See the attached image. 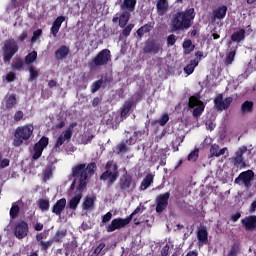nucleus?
Segmentation results:
<instances>
[{"label":"nucleus","mask_w":256,"mask_h":256,"mask_svg":"<svg viewBox=\"0 0 256 256\" xmlns=\"http://www.w3.org/2000/svg\"><path fill=\"white\" fill-rule=\"evenodd\" d=\"M193 19H195V8H188L185 11L176 12L171 20V33L187 31L190 29Z\"/></svg>","instance_id":"f257e3e1"},{"label":"nucleus","mask_w":256,"mask_h":256,"mask_svg":"<svg viewBox=\"0 0 256 256\" xmlns=\"http://www.w3.org/2000/svg\"><path fill=\"white\" fill-rule=\"evenodd\" d=\"M35 127L29 123L23 126H18L14 131V146L21 147L25 141H29L33 137Z\"/></svg>","instance_id":"f03ea898"},{"label":"nucleus","mask_w":256,"mask_h":256,"mask_svg":"<svg viewBox=\"0 0 256 256\" xmlns=\"http://www.w3.org/2000/svg\"><path fill=\"white\" fill-rule=\"evenodd\" d=\"M71 175L75 181L79 179L78 186L76 188L77 193H83L87 189V179L89 175L87 174L85 164H77L72 168Z\"/></svg>","instance_id":"7ed1b4c3"},{"label":"nucleus","mask_w":256,"mask_h":256,"mask_svg":"<svg viewBox=\"0 0 256 256\" xmlns=\"http://www.w3.org/2000/svg\"><path fill=\"white\" fill-rule=\"evenodd\" d=\"M111 50L105 48L102 49L97 55L88 62L90 71H95L97 67H105L111 63Z\"/></svg>","instance_id":"20e7f679"},{"label":"nucleus","mask_w":256,"mask_h":256,"mask_svg":"<svg viewBox=\"0 0 256 256\" xmlns=\"http://www.w3.org/2000/svg\"><path fill=\"white\" fill-rule=\"evenodd\" d=\"M119 177V167L113 161H109L106 163V171L103 172L100 176L102 181L108 180V187H111L117 178Z\"/></svg>","instance_id":"39448f33"},{"label":"nucleus","mask_w":256,"mask_h":256,"mask_svg":"<svg viewBox=\"0 0 256 256\" xmlns=\"http://www.w3.org/2000/svg\"><path fill=\"white\" fill-rule=\"evenodd\" d=\"M137 187V181L130 174H124L119 179L116 189L119 193H133Z\"/></svg>","instance_id":"423d86ee"},{"label":"nucleus","mask_w":256,"mask_h":256,"mask_svg":"<svg viewBox=\"0 0 256 256\" xmlns=\"http://www.w3.org/2000/svg\"><path fill=\"white\" fill-rule=\"evenodd\" d=\"M19 51V44L14 39L4 41L3 46V59L4 63H10L15 54Z\"/></svg>","instance_id":"0eeeda50"},{"label":"nucleus","mask_w":256,"mask_h":256,"mask_svg":"<svg viewBox=\"0 0 256 256\" xmlns=\"http://www.w3.org/2000/svg\"><path fill=\"white\" fill-rule=\"evenodd\" d=\"M255 179V172L253 170H246L241 172L238 177L235 178V185H242L245 189H251V181Z\"/></svg>","instance_id":"6e6552de"},{"label":"nucleus","mask_w":256,"mask_h":256,"mask_svg":"<svg viewBox=\"0 0 256 256\" xmlns=\"http://www.w3.org/2000/svg\"><path fill=\"white\" fill-rule=\"evenodd\" d=\"M75 127H77V123L72 122L69 127L60 134L54 145V151H59V147H61L65 141H67V143L71 141V137H73V129H75Z\"/></svg>","instance_id":"1a4fd4ad"},{"label":"nucleus","mask_w":256,"mask_h":256,"mask_svg":"<svg viewBox=\"0 0 256 256\" xmlns=\"http://www.w3.org/2000/svg\"><path fill=\"white\" fill-rule=\"evenodd\" d=\"M131 223V217L126 218H114L111 223L106 226L107 233H113V231H117L119 229H123L124 227H127Z\"/></svg>","instance_id":"9d476101"},{"label":"nucleus","mask_w":256,"mask_h":256,"mask_svg":"<svg viewBox=\"0 0 256 256\" xmlns=\"http://www.w3.org/2000/svg\"><path fill=\"white\" fill-rule=\"evenodd\" d=\"M171 198V192H165L162 194H159L155 198L156 213H163L167 207H169V199Z\"/></svg>","instance_id":"9b49d317"},{"label":"nucleus","mask_w":256,"mask_h":256,"mask_svg":"<svg viewBox=\"0 0 256 256\" xmlns=\"http://www.w3.org/2000/svg\"><path fill=\"white\" fill-rule=\"evenodd\" d=\"M231 103H233V98L227 97L223 100V94H217L214 99V107L216 111H227V109L231 107Z\"/></svg>","instance_id":"f8f14e48"},{"label":"nucleus","mask_w":256,"mask_h":256,"mask_svg":"<svg viewBox=\"0 0 256 256\" xmlns=\"http://www.w3.org/2000/svg\"><path fill=\"white\" fill-rule=\"evenodd\" d=\"M49 145V138L46 136H42L39 141L34 145V154L32 156V159L34 161H37V159H40L43 155V151L46 149V147Z\"/></svg>","instance_id":"ddd939ff"},{"label":"nucleus","mask_w":256,"mask_h":256,"mask_svg":"<svg viewBox=\"0 0 256 256\" xmlns=\"http://www.w3.org/2000/svg\"><path fill=\"white\" fill-rule=\"evenodd\" d=\"M29 234V224L25 220L16 222L14 226V235L16 239H25Z\"/></svg>","instance_id":"4468645a"},{"label":"nucleus","mask_w":256,"mask_h":256,"mask_svg":"<svg viewBox=\"0 0 256 256\" xmlns=\"http://www.w3.org/2000/svg\"><path fill=\"white\" fill-rule=\"evenodd\" d=\"M245 153H247V146H242L235 152V157L232 158L235 167H240V169H245L247 167V162H245V159L243 158Z\"/></svg>","instance_id":"2eb2a0df"},{"label":"nucleus","mask_w":256,"mask_h":256,"mask_svg":"<svg viewBox=\"0 0 256 256\" xmlns=\"http://www.w3.org/2000/svg\"><path fill=\"white\" fill-rule=\"evenodd\" d=\"M160 51H163L161 43L156 41H149L144 46V53H149L150 55H157Z\"/></svg>","instance_id":"dca6fc26"},{"label":"nucleus","mask_w":256,"mask_h":256,"mask_svg":"<svg viewBox=\"0 0 256 256\" xmlns=\"http://www.w3.org/2000/svg\"><path fill=\"white\" fill-rule=\"evenodd\" d=\"M129 19H131V12L123 11L120 16L113 17L112 22L118 23L121 29L127 27V23H129Z\"/></svg>","instance_id":"f3484780"},{"label":"nucleus","mask_w":256,"mask_h":256,"mask_svg":"<svg viewBox=\"0 0 256 256\" xmlns=\"http://www.w3.org/2000/svg\"><path fill=\"white\" fill-rule=\"evenodd\" d=\"M241 223L245 231H256V215L246 216Z\"/></svg>","instance_id":"a211bd4d"},{"label":"nucleus","mask_w":256,"mask_h":256,"mask_svg":"<svg viewBox=\"0 0 256 256\" xmlns=\"http://www.w3.org/2000/svg\"><path fill=\"white\" fill-rule=\"evenodd\" d=\"M69 53H71V49L69 48V46L67 45H61L55 52V59H57V61H61L63 59H66L69 55Z\"/></svg>","instance_id":"6ab92c4d"},{"label":"nucleus","mask_w":256,"mask_h":256,"mask_svg":"<svg viewBox=\"0 0 256 256\" xmlns=\"http://www.w3.org/2000/svg\"><path fill=\"white\" fill-rule=\"evenodd\" d=\"M65 207H67V199L61 198L60 200L56 201V203L53 205L52 213L60 217L61 213L65 211Z\"/></svg>","instance_id":"aec40b11"},{"label":"nucleus","mask_w":256,"mask_h":256,"mask_svg":"<svg viewBox=\"0 0 256 256\" xmlns=\"http://www.w3.org/2000/svg\"><path fill=\"white\" fill-rule=\"evenodd\" d=\"M134 103L135 102H133V100H127L124 102L123 106L120 108L121 121L127 119V116L129 115L131 109H133Z\"/></svg>","instance_id":"412c9836"},{"label":"nucleus","mask_w":256,"mask_h":256,"mask_svg":"<svg viewBox=\"0 0 256 256\" xmlns=\"http://www.w3.org/2000/svg\"><path fill=\"white\" fill-rule=\"evenodd\" d=\"M97 201V197L95 196H86L84 198L82 207L84 211H93L95 209V202Z\"/></svg>","instance_id":"4be33fe9"},{"label":"nucleus","mask_w":256,"mask_h":256,"mask_svg":"<svg viewBox=\"0 0 256 256\" xmlns=\"http://www.w3.org/2000/svg\"><path fill=\"white\" fill-rule=\"evenodd\" d=\"M64 21H65V16H58L54 20L52 27L50 29L53 37H57V33H59V29H61V25H63Z\"/></svg>","instance_id":"5701e85b"},{"label":"nucleus","mask_w":256,"mask_h":256,"mask_svg":"<svg viewBox=\"0 0 256 256\" xmlns=\"http://www.w3.org/2000/svg\"><path fill=\"white\" fill-rule=\"evenodd\" d=\"M82 193L83 192H78L68 201V209H70L71 211H75L77 207H79V203H81V199H83Z\"/></svg>","instance_id":"b1692460"},{"label":"nucleus","mask_w":256,"mask_h":256,"mask_svg":"<svg viewBox=\"0 0 256 256\" xmlns=\"http://www.w3.org/2000/svg\"><path fill=\"white\" fill-rule=\"evenodd\" d=\"M5 109L11 110L14 109L17 105V95L16 94H8L4 98Z\"/></svg>","instance_id":"393cba45"},{"label":"nucleus","mask_w":256,"mask_h":256,"mask_svg":"<svg viewBox=\"0 0 256 256\" xmlns=\"http://www.w3.org/2000/svg\"><path fill=\"white\" fill-rule=\"evenodd\" d=\"M153 181H155V175L152 173L147 174L140 184V191H146V189H149V187L153 185Z\"/></svg>","instance_id":"a878e982"},{"label":"nucleus","mask_w":256,"mask_h":256,"mask_svg":"<svg viewBox=\"0 0 256 256\" xmlns=\"http://www.w3.org/2000/svg\"><path fill=\"white\" fill-rule=\"evenodd\" d=\"M230 40L232 43H241V41H245V29L240 28L239 30L235 31L230 36Z\"/></svg>","instance_id":"bb28decb"},{"label":"nucleus","mask_w":256,"mask_h":256,"mask_svg":"<svg viewBox=\"0 0 256 256\" xmlns=\"http://www.w3.org/2000/svg\"><path fill=\"white\" fill-rule=\"evenodd\" d=\"M213 17L214 19H219L220 21L227 17V6L222 5L216 8L213 11Z\"/></svg>","instance_id":"cd10ccee"},{"label":"nucleus","mask_w":256,"mask_h":256,"mask_svg":"<svg viewBox=\"0 0 256 256\" xmlns=\"http://www.w3.org/2000/svg\"><path fill=\"white\" fill-rule=\"evenodd\" d=\"M197 239L203 245H207V243H209V232H207V229H199L197 232Z\"/></svg>","instance_id":"c85d7f7f"},{"label":"nucleus","mask_w":256,"mask_h":256,"mask_svg":"<svg viewBox=\"0 0 256 256\" xmlns=\"http://www.w3.org/2000/svg\"><path fill=\"white\" fill-rule=\"evenodd\" d=\"M156 8L160 15H165L167 9H169V4L167 3V0H159L156 4Z\"/></svg>","instance_id":"c756f323"},{"label":"nucleus","mask_w":256,"mask_h":256,"mask_svg":"<svg viewBox=\"0 0 256 256\" xmlns=\"http://www.w3.org/2000/svg\"><path fill=\"white\" fill-rule=\"evenodd\" d=\"M253 101H245L241 104L242 115H247V113H253Z\"/></svg>","instance_id":"7c9ffc66"},{"label":"nucleus","mask_w":256,"mask_h":256,"mask_svg":"<svg viewBox=\"0 0 256 256\" xmlns=\"http://www.w3.org/2000/svg\"><path fill=\"white\" fill-rule=\"evenodd\" d=\"M197 65H199V60H191L190 63L184 67V73H186V75H193V72L195 71V67H197Z\"/></svg>","instance_id":"2f4dec72"},{"label":"nucleus","mask_w":256,"mask_h":256,"mask_svg":"<svg viewBox=\"0 0 256 256\" xmlns=\"http://www.w3.org/2000/svg\"><path fill=\"white\" fill-rule=\"evenodd\" d=\"M135 5H137V0H124L121 4V9L123 11H125V9L128 11H135Z\"/></svg>","instance_id":"473e14b6"},{"label":"nucleus","mask_w":256,"mask_h":256,"mask_svg":"<svg viewBox=\"0 0 256 256\" xmlns=\"http://www.w3.org/2000/svg\"><path fill=\"white\" fill-rule=\"evenodd\" d=\"M119 117L115 116H109V118L106 120V125L108 127V129H117L118 125H119V121H118Z\"/></svg>","instance_id":"72a5a7b5"},{"label":"nucleus","mask_w":256,"mask_h":256,"mask_svg":"<svg viewBox=\"0 0 256 256\" xmlns=\"http://www.w3.org/2000/svg\"><path fill=\"white\" fill-rule=\"evenodd\" d=\"M153 29V22H150L148 24H145L143 26H141L138 30H137V35L138 37H143V35H145V33H150V31Z\"/></svg>","instance_id":"f704fd0d"},{"label":"nucleus","mask_w":256,"mask_h":256,"mask_svg":"<svg viewBox=\"0 0 256 256\" xmlns=\"http://www.w3.org/2000/svg\"><path fill=\"white\" fill-rule=\"evenodd\" d=\"M65 237H67V230H58L55 233L52 241L54 243H63V239H65Z\"/></svg>","instance_id":"c9c22d12"},{"label":"nucleus","mask_w":256,"mask_h":256,"mask_svg":"<svg viewBox=\"0 0 256 256\" xmlns=\"http://www.w3.org/2000/svg\"><path fill=\"white\" fill-rule=\"evenodd\" d=\"M37 61V51L33 50L32 52L28 53L24 58L25 65H32Z\"/></svg>","instance_id":"e433bc0d"},{"label":"nucleus","mask_w":256,"mask_h":256,"mask_svg":"<svg viewBox=\"0 0 256 256\" xmlns=\"http://www.w3.org/2000/svg\"><path fill=\"white\" fill-rule=\"evenodd\" d=\"M182 47L184 49L185 55H189L195 49V45L190 39H187L183 42Z\"/></svg>","instance_id":"4c0bfd02"},{"label":"nucleus","mask_w":256,"mask_h":256,"mask_svg":"<svg viewBox=\"0 0 256 256\" xmlns=\"http://www.w3.org/2000/svg\"><path fill=\"white\" fill-rule=\"evenodd\" d=\"M106 245L104 242H101L98 244V246L94 249L92 255L93 256H97V255H105V253H107V248H105Z\"/></svg>","instance_id":"58836bf2"},{"label":"nucleus","mask_w":256,"mask_h":256,"mask_svg":"<svg viewBox=\"0 0 256 256\" xmlns=\"http://www.w3.org/2000/svg\"><path fill=\"white\" fill-rule=\"evenodd\" d=\"M201 103L203 102L200 100V97L193 95L189 98L188 107L194 109V107H198Z\"/></svg>","instance_id":"ea45409f"},{"label":"nucleus","mask_w":256,"mask_h":256,"mask_svg":"<svg viewBox=\"0 0 256 256\" xmlns=\"http://www.w3.org/2000/svg\"><path fill=\"white\" fill-rule=\"evenodd\" d=\"M19 213H21V208L17 203H13L10 208V219H17V217H19Z\"/></svg>","instance_id":"a19ab883"},{"label":"nucleus","mask_w":256,"mask_h":256,"mask_svg":"<svg viewBox=\"0 0 256 256\" xmlns=\"http://www.w3.org/2000/svg\"><path fill=\"white\" fill-rule=\"evenodd\" d=\"M38 207L41 211H49V208L51 207V204L49 202V199H39L38 200Z\"/></svg>","instance_id":"79ce46f5"},{"label":"nucleus","mask_w":256,"mask_h":256,"mask_svg":"<svg viewBox=\"0 0 256 256\" xmlns=\"http://www.w3.org/2000/svg\"><path fill=\"white\" fill-rule=\"evenodd\" d=\"M51 177H53V168H51V166H48L44 169L42 173V179L44 183H47V181H49Z\"/></svg>","instance_id":"37998d69"},{"label":"nucleus","mask_w":256,"mask_h":256,"mask_svg":"<svg viewBox=\"0 0 256 256\" xmlns=\"http://www.w3.org/2000/svg\"><path fill=\"white\" fill-rule=\"evenodd\" d=\"M101 87H103V78H100L91 84L90 86L91 93H97V91H99Z\"/></svg>","instance_id":"c03bdc74"},{"label":"nucleus","mask_w":256,"mask_h":256,"mask_svg":"<svg viewBox=\"0 0 256 256\" xmlns=\"http://www.w3.org/2000/svg\"><path fill=\"white\" fill-rule=\"evenodd\" d=\"M12 69H14L16 71H23V69H25V65L23 64V60H21V58H18L15 61H13Z\"/></svg>","instance_id":"a18cd8bd"},{"label":"nucleus","mask_w":256,"mask_h":256,"mask_svg":"<svg viewBox=\"0 0 256 256\" xmlns=\"http://www.w3.org/2000/svg\"><path fill=\"white\" fill-rule=\"evenodd\" d=\"M204 111H205V104H203V102H200V104L193 109V116L200 117V115H202Z\"/></svg>","instance_id":"49530a36"},{"label":"nucleus","mask_w":256,"mask_h":256,"mask_svg":"<svg viewBox=\"0 0 256 256\" xmlns=\"http://www.w3.org/2000/svg\"><path fill=\"white\" fill-rule=\"evenodd\" d=\"M29 73V81H35V79L39 77V71H37V69L33 65L29 66Z\"/></svg>","instance_id":"de8ad7c7"},{"label":"nucleus","mask_w":256,"mask_h":256,"mask_svg":"<svg viewBox=\"0 0 256 256\" xmlns=\"http://www.w3.org/2000/svg\"><path fill=\"white\" fill-rule=\"evenodd\" d=\"M86 173L93 175L97 171V164L95 162H90L88 165L85 164Z\"/></svg>","instance_id":"09e8293b"},{"label":"nucleus","mask_w":256,"mask_h":256,"mask_svg":"<svg viewBox=\"0 0 256 256\" xmlns=\"http://www.w3.org/2000/svg\"><path fill=\"white\" fill-rule=\"evenodd\" d=\"M53 243H54L53 239L41 242V244H39L41 251H44L45 253H47V251H49V247H51Z\"/></svg>","instance_id":"8fccbe9b"},{"label":"nucleus","mask_w":256,"mask_h":256,"mask_svg":"<svg viewBox=\"0 0 256 256\" xmlns=\"http://www.w3.org/2000/svg\"><path fill=\"white\" fill-rule=\"evenodd\" d=\"M236 51L232 50L230 51L225 59V65H231L233 63V61H235V55H236Z\"/></svg>","instance_id":"3c124183"},{"label":"nucleus","mask_w":256,"mask_h":256,"mask_svg":"<svg viewBox=\"0 0 256 256\" xmlns=\"http://www.w3.org/2000/svg\"><path fill=\"white\" fill-rule=\"evenodd\" d=\"M134 28L135 24H128L126 27H124V29L122 30L123 37H129Z\"/></svg>","instance_id":"603ef678"},{"label":"nucleus","mask_w":256,"mask_h":256,"mask_svg":"<svg viewBox=\"0 0 256 256\" xmlns=\"http://www.w3.org/2000/svg\"><path fill=\"white\" fill-rule=\"evenodd\" d=\"M210 156L211 157H219V145H217V144L211 145Z\"/></svg>","instance_id":"864d4df0"},{"label":"nucleus","mask_w":256,"mask_h":256,"mask_svg":"<svg viewBox=\"0 0 256 256\" xmlns=\"http://www.w3.org/2000/svg\"><path fill=\"white\" fill-rule=\"evenodd\" d=\"M116 149L118 153H127V151H129V147H127L126 142H121L120 144H118Z\"/></svg>","instance_id":"5fc2aeb1"},{"label":"nucleus","mask_w":256,"mask_h":256,"mask_svg":"<svg viewBox=\"0 0 256 256\" xmlns=\"http://www.w3.org/2000/svg\"><path fill=\"white\" fill-rule=\"evenodd\" d=\"M158 123L161 127H165V125L169 123V114H163L161 118L158 120Z\"/></svg>","instance_id":"6e6d98bb"},{"label":"nucleus","mask_w":256,"mask_h":256,"mask_svg":"<svg viewBox=\"0 0 256 256\" xmlns=\"http://www.w3.org/2000/svg\"><path fill=\"white\" fill-rule=\"evenodd\" d=\"M199 159V149H195L188 155V161H197Z\"/></svg>","instance_id":"4d7b16f0"},{"label":"nucleus","mask_w":256,"mask_h":256,"mask_svg":"<svg viewBox=\"0 0 256 256\" xmlns=\"http://www.w3.org/2000/svg\"><path fill=\"white\" fill-rule=\"evenodd\" d=\"M175 43H177V36H175V34H170L167 37V44L173 46Z\"/></svg>","instance_id":"13d9d810"},{"label":"nucleus","mask_w":256,"mask_h":256,"mask_svg":"<svg viewBox=\"0 0 256 256\" xmlns=\"http://www.w3.org/2000/svg\"><path fill=\"white\" fill-rule=\"evenodd\" d=\"M41 35H43V30L38 29V30L34 31L33 36L31 38L32 43L35 42L37 39H39V37H41Z\"/></svg>","instance_id":"bf43d9fd"},{"label":"nucleus","mask_w":256,"mask_h":256,"mask_svg":"<svg viewBox=\"0 0 256 256\" xmlns=\"http://www.w3.org/2000/svg\"><path fill=\"white\" fill-rule=\"evenodd\" d=\"M111 219H113V213L107 212L106 214H104L102 216V223H109V221H111Z\"/></svg>","instance_id":"052dcab7"},{"label":"nucleus","mask_w":256,"mask_h":256,"mask_svg":"<svg viewBox=\"0 0 256 256\" xmlns=\"http://www.w3.org/2000/svg\"><path fill=\"white\" fill-rule=\"evenodd\" d=\"M16 79H17V75H15V73L9 72L6 74V81L8 83H13V81H15Z\"/></svg>","instance_id":"680f3d73"},{"label":"nucleus","mask_w":256,"mask_h":256,"mask_svg":"<svg viewBox=\"0 0 256 256\" xmlns=\"http://www.w3.org/2000/svg\"><path fill=\"white\" fill-rule=\"evenodd\" d=\"M144 95H145V92H143V90L140 89V90L136 91L134 94L135 101H141L143 99Z\"/></svg>","instance_id":"e2e57ef3"},{"label":"nucleus","mask_w":256,"mask_h":256,"mask_svg":"<svg viewBox=\"0 0 256 256\" xmlns=\"http://www.w3.org/2000/svg\"><path fill=\"white\" fill-rule=\"evenodd\" d=\"M24 116H25V114H23V111L18 110L14 114V121L19 122V121H21V119H23Z\"/></svg>","instance_id":"0e129e2a"},{"label":"nucleus","mask_w":256,"mask_h":256,"mask_svg":"<svg viewBox=\"0 0 256 256\" xmlns=\"http://www.w3.org/2000/svg\"><path fill=\"white\" fill-rule=\"evenodd\" d=\"M10 163H11V161L7 158L0 160V168L5 169V168L9 167Z\"/></svg>","instance_id":"69168bd1"},{"label":"nucleus","mask_w":256,"mask_h":256,"mask_svg":"<svg viewBox=\"0 0 256 256\" xmlns=\"http://www.w3.org/2000/svg\"><path fill=\"white\" fill-rule=\"evenodd\" d=\"M239 219H241V212H236L235 214L231 215V221H233V223H237Z\"/></svg>","instance_id":"338daca9"},{"label":"nucleus","mask_w":256,"mask_h":256,"mask_svg":"<svg viewBox=\"0 0 256 256\" xmlns=\"http://www.w3.org/2000/svg\"><path fill=\"white\" fill-rule=\"evenodd\" d=\"M169 244H166L165 246H163L162 250H161V256H167L169 255Z\"/></svg>","instance_id":"774afa93"}]
</instances>
